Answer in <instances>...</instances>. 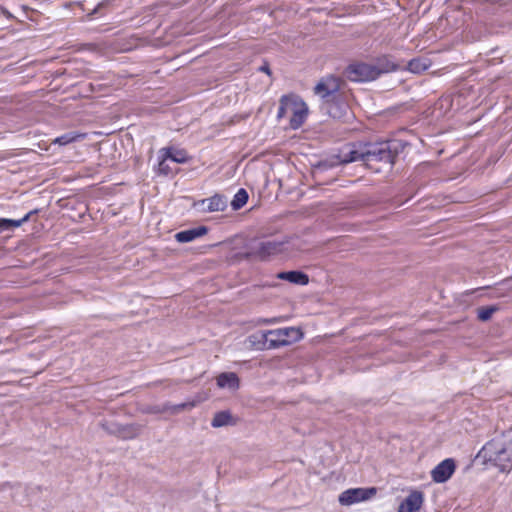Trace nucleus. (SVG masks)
<instances>
[{
    "label": "nucleus",
    "instance_id": "obj_1",
    "mask_svg": "<svg viewBox=\"0 0 512 512\" xmlns=\"http://www.w3.org/2000/svg\"><path fill=\"white\" fill-rule=\"evenodd\" d=\"M479 456L502 472L510 471L512 469V439L505 435L492 439L483 446Z\"/></svg>",
    "mask_w": 512,
    "mask_h": 512
},
{
    "label": "nucleus",
    "instance_id": "obj_2",
    "mask_svg": "<svg viewBox=\"0 0 512 512\" xmlns=\"http://www.w3.org/2000/svg\"><path fill=\"white\" fill-rule=\"evenodd\" d=\"M286 114H291L290 127L292 129H298L307 118L308 107L306 103L296 95L282 96L277 118L281 119L285 117Z\"/></svg>",
    "mask_w": 512,
    "mask_h": 512
},
{
    "label": "nucleus",
    "instance_id": "obj_3",
    "mask_svg": "<svg viewBox=\"0 0 512 512\" xmlns=\"http://www.w3.org/2000/svg\"><path fill=\"white\" fill-rule=\"evenodd\" d=\"M264 347L278 349L292 345L303 338L302 331L297 327H284L263 331Z\"/></svg>",
    "mask_w": 512,
    "mask_h": 512
},
{
    "label": "nucleus",
    "instance_id": "obj_4",
    "mask_svg": "<svg viewBox=\"0 0 512 512\" xmlns=\"http://www.w3.org/2000/svg\"><path fill=\"white\" fill-rule=\"evenodd\" d=\"M346 76L354 82H366L376 79L378 77V70L372 64L356 63L347 68Z\"/></svg>",
    "mask_w": 512,
    "mask_h": 512
},
{
    "label": "nucleus",
    "instance_id": "obj_5",
    "mask_svg": "<svg viewBox=\"0 0 512 512\" xmlns=\"http://www.w3.org/2000/svg\"><path fill=\"white\" fill-rule=\"evenodd\" d=\"M365 154L367 161H380L392 165L395 155L391 151V145L383 142L375 145H366Z\"/></svg>",
    "mask_w": 512,
    "mask_h": 512
},
{
    "label": "nucleus",
    "instance_id": "obj_6",
    "mask_svg": "<svg viewBox=\"0 0 512 512\" xmlns=\"http://www.w3.org/2000/svg\"><path fill=\"white\" fill-rule=\"evenodd\" d=\"M376 492L377 490L374 487L347 489L339 495V502L342 505L350 506L371 499Z\"/></svg>",
    "mask_w": 512,
    "mask_h": 512
},
{
    "label": "nucleus",
    "instance_id": "obj_7",
    "mask_svg": "<svg viewBox=\"0 0 512 512\" xmlns=\"http://www.w3.org/2000/svg\"><path fill=\"white\" fill-rule=\"evenodd\" d=\"M284 250V243L276 240H263L253 247V254L260 259H266Z\"/></svg>",
    "mask_w": 512,
    "mask_h": 512
},
{
    "label": "nucleus",
    "instance_id": "obj_8",
    "mask_svg": "<svg viewBox=\"0 0 512 512\" xmlns=\"http://www.w3.org/2000/svg\"><path fill=\"white\" fill-rule=\"evenodd\" d=\"M102 428L110 434H115L124 439H132L139 435L141 426L136 424L119 425L117 423H102Z\"/></svg>",
    "mask_w": 512,
    "mask_h": 512
},
{
    "label": "nucleus",
    "instance_id": "obj_9",
    "mask_svg": "<svg viewBox=\"0 0 512 512\" xmlns=\"http://www.w3.org/2000/svg\"><path fill=\"white\" fill-rule=\"evenodd\" d=\"M455 471V462L453 459H445L440 462L432 471L431 476L434 482H446Z\"/></svg>",
    "mask_w": 512,
    "mask_h": 512
},
{
    "label": "nucleus",
    "instance_id": "obj_10",
    "mask_svg": "<svg viewBox=\"0 0 512 512\" xmlns=\"http://www.w3.org/2000/svg\"><path fill=\"white\" fill-rule=\"evenodd\" d=\"M365 146L357 147L354 144L347 145L342 151L340 155V161L342 163H350L355 161H367V155L365 154Z\"/></svg>",
    "mask_w": 512,
    "mask_h": 512
},
{
    "label": "nucleus",
    "instance_id": "obj_11",
    "mask_svg": "<svg viewBox=\"0 0 512 512\" xmlns=\"http://www.w3.org/2000/svg\"><path fill=\"white\" fill-rule=\"evenodd\" d=\"M423 494L412 491L399 505L398 512H418L423 504Z\"/></svg>",
    "mask_w": 512,
    "mask_h": 512
},
{
    "label": "nucleus",
    "instance_id": "obj_12",
    "mask_svg": "<svg viewBox=\"0 0 512 512\" xmlns=\"http://www.w3.org/2000/svg\"><path fill=\"white\" fill-rule=\"evenodd\" d=\"M339 89V81L337 78L329 77L326 79L321 80L316 86H315V93L319 95L321 98H326L335 92H337Z\"/></svg>",
    "mask_w": 512,
    "mask_h": 512
},
{
    "label": "nucleus",
    "instance_id": "obj_13",
    "mask_svg": "<svg viewBox=\"0 0 512 512\" xmlns=\"http://www.w3.org/2000/svg\"><path fill=\"white\" fill-rule=\"evenodd\" d=\"M207 233V228L204 226H200L193 229L184 230L181 232L176 233L175 239L179 243H188L192 242L195 239L205 235Z\"/></svg>",
    "mask_w": 512,
    "mask_h": 512
},
{
    "label": "nucleus",
    "instance_id": "obj_14",
    "mask_svg": "<svg viewBox=\"0 0 512 512\" xmlns=\"http://www.w3.org/2000/svg\"><path fill=\"white\" fill-rule=\"evenodd\" d=\"M159 154L164 156V159H170L175 163H186L189 159L188 154L183 149H176L173 147L162 148Z\"/></svg>",
    "mask_w": 512,
    "mask_h": 512
},
{
    "label": "nucleus",
    "instance_id": "obj_15",
    "mask_svg": "<svg viewBox=\"0 0 512 512\" xmlns=\"http://www.w3.org/2000/svg\"><path fill=\"white\" fill-rule=\"evenodd\" d=\"M217 385L220 388H226L234 391L239 387V379L237 375L233 372L221 373L217 377Z\"/></svg>",
    "mask_w": 512,
    "mask_h": 512
},
{
    "label": "nucleus",
    "instance_id": "obj_16",
    "mask_svg": "<svg viewBox=\"0 0 512 512\" xmlns=\"http://www.w3.org/2000/svg\"><path fill=\"white\" fill-rule=\"evenodd\" d=\"M277 278L298 285H306L309 282L308 276L299 271L280 272L277 274Z\"/></svg>",
    "mask_w": 512,
    "mask_h": 512
},
{
    "label": "nucleus",
    "instance_id": "obj_17",
    "mask_svg": "<svg viewBox=\"0 0 512 512\" xmlns=\"http://www.w3.org/2000/svg\"><path fill=\"white\" fill-rule=\"evenodd\" d=\"M206 205L205 210L209 212L224 211L227 207V199L221 195H214L202 202Z\"/></svg>",
    "mask_w": 512,
    "mask_h": 512
},
{
    "label": "nucleus",
    "instance_id": "obj_18",
    "mask_svg": "<svg viewBox=\"0 0 512 512\" xmlns=\"http://www.w3.org/2000/svg\"><path fill=\"white\" fill-rule=\"evenodd\" d=\"M86 138L85 133L68 132L54 139L53 143L60 146L68 145L70 143L80 141Z\"/></svg>",
    "mask_w": 512,
    "mask_h": 512
},
{
    "label": "nucleus",
    "instance_id": "obj_19",
    "mask_svg": "<svg viewBox=\"0 0 512 512\" xmlns=\"http://www.w3.org/2000/svg\"><path fill=\"white\" fill-rule=\"evenodd\" d=\"M199 403V400L187 401L177 405L165 404L162 408L164 412H170L172 414L179 413L183 410H191Z\"/></svg>",
    "mask_w": 512,
    "mask_h": 512
},
{
    "label": "nucleus",
    "instance_id": "obj_20",
    "mask_svg": "<svg viewBox=\"0 0 512 512\" xmlns=\"http://www.w3.org/2000/svg\"><path fill=\"white\" fill-rule=\"evenodd\" d=\"M248 201V193L245 189H239L233 197L231 201V206L234 210H239L242 208Z\"/></svg>",
    "mask_w": 512,
    "mask_h": 512
},
{
    "label": "nucleus",
    "instance_id": "obj_21",
    "mask_svg": "<svg viewBox=\"0 0 512 512\" xmlns=\"http://www.w3.org/2000/svg\"><path fill=\"white\" fill-rule=\"evenodd\" d=\"M231 421V415L227 411H221L215 414L212 419L211 425L215 428L228 425Z\"/></svg>",
    "mask_w": 512,
    "mask_h": 512
},
{
    "label": "nucleus",
    "instance_id": "obj_22",
    "mask_svg": "<svg viewBox=\"0 0 512 512\" xmlns=\"http://www.w3.org/2000/svg\"><path fill=\"white\" fill-rule=\"evenodd\" d=\"M374 66L378 70V76L381 73H388L397 69V65L387 58L380 59Z\"/></svg>",
    "mask_w": 512,
    "mask_h": 512
},
{
    "label": "nucleus",
    "instance_id": "obj_23",
    "mask_svg": "<svg viewBox=\"0 0 512 512\" xmlns=\"http://www.w3.org/2000/svg\"><path fill=\"white\" fill-rule=\"evenodd\" d=\"M428 64L425 60L412 59L408 63V70L412 73H421L428 68Z\"/></svg>",
    "mask_w": 512,
    "mask_h": 512
},
{
    "label": "nucleus",
    "instance_id": "obj_24",
    "mask_svg": "<svg viewBox=\"0 0 512 512\" xmlns=\"http://www.w3.org/2000/svg\"><path fill=\"white\" fill-rule=\"evenodd\" d=\"M263 336V331L259 333L252 334L248 337V341L257 350H265L266 347H264V339L261 337Z\"/></svg>",
    "mask_w": 512,
    "mask_h": 512
},
{
    "label": "nucleus",
    "instance_id": "obj_25",
    "mask_svg": "<svg viewBox=\"0 0 512 512\" xmlns=\"http://www.w3.org/2000/svg\"><path fill=\"white\" fill-rule=\"evenodd\" d=\"M496 310L497 308L495 306L481 307L478 309V318L481 321H487L491 318Z\"/></svg>",
    "mask_w": 512,
    "mask_h": 512
},
{
    "label": "nucleus",
    "instance_id": "obj_26",
    "mask_svg": "<svg viewBox=\"0 0 512 512\" xmlns=\"http://www.w3.org/2000/svg\"><path fill=\"white\" fill-rule=\"evenodd\" d=\"M160 157H161V160L158 164V168H157V171L159 174H162V175H169L172 173V170L171 168L169 167V165L167 164V159H164V156L160 154Z\"/></svg>",
    "mask_w": 512,
    "mask_h": 512
},
{
    "label": "nucleus",
    "instance_id": "obj_27",
    "mask_svg": "<svg viewBox=\"0 0 512 512\" xmlns=\"http://www.w3.org/2000/svg\"><path fill=\"white\" fill-rule=\"evenodd\" d=\"M33 212H29L27 213L23 218L19 219V220H13V219H9V224L11 225V229H14V228H18L20 227L23 223L27 222L30 218V215L32 214Z\"/></svg>",
    "mask_w": 512,
    "mask_h": 512
},
{
    "label": "nucleus",
    "instance_id": "obj_28",
    "mask_svg": "<svg viewBox=\"0 0 512 512\" xmlns=\"http://www.w3.org/2000/svg\"><path fill=\"white\" fill-rule=\"evenodd\" d=\"M7 222H9V219H6V218L0 219V232L12 230L11 225Z\"/></svg>",
    "mask_w": 512,
    "mask_h": 512
},
{
    "label": "nucleus",
    "instance_id": "obj_29",
    "mask_svg": "<svg viewBox=\"0 0 512 512\" xmlns=\"http://www.w3.org/2000/svg\"><path fill=\"white\" fill-rule=\"evenodd\" d=\"M281 318H265L258 321L259 324H275L279 323Z\"/></svg>",
    "mask_w": 512,
    "mask_h": 512
},
{
    "label": "nucleus",
    "instance_id": "obj_30",
    "mask_svg": "<svg viewBox=\"0 0 512 512\" xmlns=\"http://www.w3.org/2000/svg\"><path fill=\"white\" fill-rule=\"evenodd\" d=\"M261 70H262V71H264V72H266V73H269V69H268V67H262V68H261Z\"/></svg>",
    "mask_w": 512,
    "mask_h": 512
}]
</instances>
